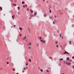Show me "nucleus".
<instances>
[{
    "mask_svg": "<svg viewBox=\"0 0 74 74\" xmlns=\"http://www.w3.org/2000/svg\"><path fill=\"white\" fill-rule=\"evenodd\" d=\"M66 53H67V54H69V53L67 51H65V52L64 53V55H65V54H66Z\"/></svg>",
    "mask_w": 74,
    "mask_h": 74,
    "instance_id": "1",
    "label": "nucleus"
},
{
    "mask_svg": "<svg viewBox=\"0 0 74 74\" xmlns=\"http://www.w3.org/2000/svg\"><path fill=\"white\" fill-rule=\"evenodd\" d=\"M14 16H15V15H14L13 16H12V17L13 19H14Z\"/></svg>",
    "mask_w": 74,
    "mask_h": 74,
    "instance_id": "2",
    "label": "nucleus"
},
{
    "mask_svg": "<svg viewBox=\"0 0 74 74\" xmlns=\"http://www.w3.org/2000/svg\"><path fill=\"white\" fill-rule=\"evenodd\" d=\"M67 64L69 66H70V64H71V63H68V64Z\"/></svg>",
    "mask_w": 74,
    "mask_h": 74,
    "instance_id": "3",
    "label": "nucleus"
},
{
    "mask_svg": "<svg viewBox=\"0 0 74 74\" xmlns=\"http://www.w3.org/2000/svg\"><path fill=\"white\" fill-rule=\"evenodd\" d=\"M29 62H32V60H31V59H29Z\"/></svg>",
    "mask_w": 74,
    "mask_h": 74,
    "instance_id": "4",
    "label": "nucleus"
},
{
    "mask_svg": "<svg viewBox=\"0 0 74 74\" xmlns=\"http://www.w3.org/2000/svg\"><path fill=\"white\" fill-rule=\"evenodd\" d=\"M63 60V59L62 58L60 59V61H61V60Z\"/></svg>",
    "mask_w": 74,
    "mask_h": 74,
    "instance_id": "5",
    "label": "nucleus"
},
{
    "mask_svg": "<svg viewBox=\"0 0 74 74\" xmlns=\"http://www.w3.org/2000/svg\"><path fill=\"white\" fill-rule=\"evenodd\" d=\"M43 42H44V44H45V40H43Z\"/></svg>",
    "mask_w": 74,
    "mask_h": 74,
    "instance_id": "6",
    "label": "nucleus"
},
{
    "mask_svg": "<svg viewBox=\"0 0 74 74\" xmlns=\"http://www.w3.org/2000/svg\"><path fill=\"white\" fill-rule=\"evenodd\" d=\"M26 36H25V37L23 39L24 40H25L26 39Z\"/></svg>",
    "mask_w": 74,
    "mask_h": 74,
    "instance_id": "7",
    "label": "nucleus"
},
{
    "mask_svg": "<svg viewBox=\"0 0 74 74\" xmlns=\"http://www.w3.org/2000/svg\"><path fill=\"white\" fill-rule=\"evenodd\" d=\"M27 10L28 11H29V8H27Z\"/></svg>",
    "mask_w": 74,
    "mask_h": 74,
    "instance_id": "8",
    "label": "nucleus"
},
{
    "mask_svg": "<svg viewBox=\"0 0 74 74\" xmlns=\"http://www.w3.org/2000/svg\"><path fill=\"white\" fill-rule=\"evenodd\" d=\"M40 71H41V72H42L43 71V70H42V69H40Z\"/></svg>",
    "mask_w": 74,
    "mask_h": 74,
    "instance_id": "9",
    "label": "nucleus"
},
{
    "mask_svg": "<svg viewBox=\"0 0 74 74\" xmlns=\"http://www.w3.org/2000/svg\"><path fill=\"white\" fill-rule=\"evenodd\" d=\"M0 9L1 10H2V7H0Z\"/></svg>",
    "mask_w": 74,
    "mask_h": 74,
    "instance_id": "10",
    "label": "nucleus"
},
{
    "mask_svg": "<svg viewBox=\"0 0 74 74\" xmlns=\"http://www.w3.org/2000/svg\"><path fill=\"white\" fill-rule=\"evenodd\" d=\"M69 42L70 43H69V44H70V45L71 44V41H69Z\"/></svg>",
    "mask_w": 74,
    "mask_h": 74,
    "instance_id": "11",
    "label": "nucleus"
},
{
    "mask_svg": "<svg viewBox=\"0 0 74 74\" xmlns=\"http://www.w3.org/2000/svg\"><path fill=\"white\" fill-rule=\"evenodd\" d=\"M28 48H29V49H31V47L29 46Z\"/></svg>",
    "mask_w": 74,
    "mask_h": 74,
    "instance_id": "12",
    "label": "nucleus"
},
{
    "mask_svg": "<svg viewBox=\"0 0 74 74\" xmlns=\"http://www.w3.org/2000/svg\"><path fill=\"white\" fill-rule=\"evenodd\" d=\"M19 29L20 30H21L22 29V28H19Z\"/></svg>",
    "mask_w": 74,
    "mask_h": 74,
    "instance_id": "13",
    "label": "nucleus"
},
{
    "mask_svg": "<svg viewBox=\"0 0 74 74\" xmlns=\"http://www.w3.org/2000/svg\"><path fill=\"white\" fill-rule=\"evenodd\" d=\"M22 4H25V2H24L23 1L22 2Z\"/></svg>",
    "mask_w": 74,
    "mask_h": 74,
    "instance_id": "14",
    "label": "nucleus"
},
{
    "mask_svg": "<svg viewBox=\"0 0 74 74\" xmlns=\"http://www.w3.org/2000/svg\"><path fill=\"white\" fill-rule=\"evenodd\" d=\"M36 14H37V13H35L34 15H36Z\"/></svg>",
    "mask_w": 74,
    "mask_h": 74,
    "instance_id": "15",
    "label": "nucleus"
},
{
    "mask_svg": "<svg viewBox=\"0 0 74 74\" xmlns=\"http://www.w3.org/2000/svg\"><path fill=\"white\" fill-rule=\"evenodd\" d=\"M68 63L67 62V61H66V64H68Z\"/></svg>",
    "mask_w": 74,
    "mask_h": 74,
    "instance_id": "16",
    "label": "nucleus"
},
{
    "mask_svg": "<svg viewBox=\"0 0 74 74\" xmlns=\"http://www.w3.org/2000/svg\"><path fill=\"white\" fill-rule=\"evenodd\" d=\"M67 60H69V58H67Z\"/></svg>",
    "mask_w": 74,
    "mask_h": 74,
    "instance_id": "17",
    "label": "nucleus"
},
{
    "mask_svg": "<svg viewBox=\"0 0 74 74\" xmlns=\"http://www.w3.org/2000/svg\"><path fill=\"white\" fill-rule=\"evenodd\" d=\"M49 11H50V13H51V12H51V10H49Z\"/></svg>",
    "mask_w": 74,
    "mask_h": 74,
    "instance_id": "18",
    "label": "nucleus"
},
{
    "mask_svg": "<svg viewBox=\"0 0 74 74\" xmlns=\"http://www.w3.org/2000/svg\"><path fill=\"white\" fill-rule=\"evenodd\" d=\"M43 40H40V41L41 42H43Z\"/></svg>",
    "mask_w": 74,
    "mask_h": 74,
    "instance_id": "19",
    "label": "nucleus"
},
{
    "mask_svg": "<svg viewBox=\"0 0 74 74\" xmlns=\"http://www.w3.org/2000/svg\"><path fill=\"white\" fill-rule=\"evenodd\" d=\"M7 64H9V62H8L7 63Z\"/></svg>",
    "mask_w": 74,
    "mask_h": 74,
    "instance_id": "20",
    "label": "nucleus"
},
{
    "mask_svg": "<svg viewBox=\"0 0 74 74\" xmlns=\"http://www.w3.org/2000/svg\"><path fill=\"white\" fill-rule=\"evenodd\" d=\"M46 71L47 72H49V71L48 70H47Z\"/></svg>",
    "mask_w": 74,
    "mask_h": 74,
    "instance_id": "21",
    "label": "nucleus"
},
{
    "mask_svg": "<svg viewBox=\"0 0 74 74\" xmlns=\"http://www.w3.org/2000/svg\"><path fill=\"white\" fill-rule=\"evenodd\" d=\"M13 70L14 71H15V69H14Z\"/></svg>",
    "mask_w": 74,
    "mask_h": 74,
    "instance_id": "22",
    "label": "nucleus"
},
{
    "mask_svg": "<svg viewBox=\"0 0 74 74\" xmlns=\"http://www.w3.org/2000/svg\"><path fill=\"white\" fill-rule=\"evenodd\" d=\"M50 59H52V57H50Z\"/></svg>",
    "mask_w": 74,
    "mask_h": 74,
    "instance_id": "23",
    "label": "nucleus"
},
{
    "mask_svg": "<svg viewBox=\"0 0 74 74\" xmlns=\"http://www.w3.org/2000/svg\"><path fill=\"white\" fill-rule=\"evenodd\" d=\"M54 17H55V18H56V15H55V16H54Z\"/></svg>",
    "mask_w": 74,
    "mask_h": 74,
    "instance_id": "24",
    "label": "nucleus"
},
{
    "mask_svg": "<svg viewBox=\"0 0 74 74\" xmlns=\"http://www.w3.org/2000/svg\"><path fill=\"white\" fill-rule=\"evenodd\" d=\"M46 16V14H44V16H45V17Z\"/></svg>",
    "mask_w": 74,
    "mask_h": 74,
    "instance_id": "25",
    "label": "nucleus"
},
{
    "mask_svg": "<svg viewBox=\"0 0 74 74\" xmlns=\"http://www.w3.org/2000/svg\"><path fill=\"white\" fill-rule=\"evenodd\" d=\"M20 36H21H21H22V35L20 34Z\"/></svg>",
    "mask_w": 74,
    "mask_h": 74,
    "instance_id": "26",
    "label": "nucleus"
},
{
    "mask_svg": "<svg viewBox=\"0 0 74 74\" xmlns=\"http://www.w3.org/2000/svg\"><path fill=\"white\" fill-rule=\"evenodd\" d=\"M74 25L73 24L72 25V27H74Z\"/></svg>",
    "mask_w": 74,
    "mask_h": 74,
    "instance_id": "27",
    "label": "nucleus"
},
{
    "mask_svg": "<svg viewBox=\"0 0 74 74\" xmlns=\"http://www.w3.org/2000/svg\"><path fill=\"white\" fill-rule=\"evenodd\" d=\"M14 5V6H16V4H15Z\"/></svg>",
    "mask_w": 74,
    "mask_h": 74,
    "instance_id": "28",
    "label": "nucleus"
},
{
    "mask_svg": "<svg viewBox=\"0 0 74 74\" xmlns=\"http://www.w3.org/2000/svg\"><path fill=\"white\" fill-rule=\"evenodd\" d=\"M60 37H62V36L61 35V34H60Z\"/></svg>",
    "mask_w": 74,
    "mask_h": 74,
    "instance_id": "29",
    "label": "nucleus"
},
{
    "mask_svg": "<svg viewBox=\"0 0 74 74\" xmlns=\"http://www.w3.org/2000/svg\"><path fill=\"white\" fill-rule=\"evenodd\" d=\"M57 47H58V45L57 44V46H56Z\"/></svg>",
    "mask_w": 74,
    "mask_h": 74,
    "instance_id": "30",
    "label": "nucleus"
},
{
    "mask_svg": "<svg viewBox=\"0 0 74 74\" xmlns=\"http://www.w3.org/2000/svg\"><path fill=\"white\" fill-rule=\"evenodd\" d=\"M72 59H74V56H73L72 57Z\"/></svg>",
    "mask_w": 74,
    "mask_h": 74,
    "instance_id": "31",
    "label": "nucleus"
},
{
    "mask_svg": "<svg viewBox=\"0 0 74 74\" xmlns=\"http://www.w3.org/2000/svg\"><path fill=\"white\" fill-rule=\"evenodd\" d=\"M53 23L54 25H55V23L54 22H53Z\"/></svg>",
    "mask_w": 74,
    "mask_h": 74,
    "instance_id": "32",
    "label": "nucleus"
},
{
    "mask_svg": "<svg viewBox=\"0 0 74 74\" xmlns=\"http://www.w3.org/2000/svg\"><path fill=\"white\" fill-rule=\"evenodd\" d=\"M31 12H32V13H33V11H32Z\"/></svg>",
    "mask_w": 74,
    "mask_h": 74,
    "instance_id": "33",
    "label": "nucleus"
},
{
    "mask_svg": "<svg viewBox=\"0 0 74 74\" xmlns=\"http://www.w3.org/2000/svg\"><path fill=\"white\" fill-rule=\"evenodd\" d=\"M56 44H58V42H56Z\"/></svg>",
    "mask_w": 74,
    "mask_h": 74,
    "instance_id": "34",
    "label": "nucleus"
},
{
    "mask_svg": "<svg viewBox=\"0 0 74 74\" xmlns=\"http://www.w3.org/2000/svg\"><path fill=\"white\" fill-rule=\"evenodd\" d=\"M42 38L41 37H40V40H41Z\"/></svg>",
    "mask_w": 74,
    "mask_h": 74,
    "instance_id": "35",
    "label": "nucleus"
},
{
    "mask_svg": "<svg viewBox=\"0 0 74 74\" xmlns=\"http://www.w3.org/2000/svg\"><path fill=\"white\" fill-rule=\"evenodd\" d=\"M26 65H27H27H28V64L27 63L26 64Z\"/></svg>",
    "mask_w": 74,
    "mask_h": 74,
    "instance_id": "36",
    "label": "nucleus"
},
{
    "mask_svg": "<svg viewBox=\"0 0 74 74\" xmlns=\"http://www.w3.org/2000/svg\"><path fill=\"white\" fill-rule=\"evenodd\" d=\"M31 18H32V17H31V18H29V19H31Z\"/></svg>",
    "mask_w": 74,
    "mask_h": 74,
    "instance_id": "37",
    "label": "nucleus"
},
{
    "mask_svg": "<svg viewBox=\"0 0 74 74\" xmlns=\"http://www.w3.org/2000/svg\"><path fill=\"white\" fill-rule=\"evenodd\" d=\"M23 7L24 8H25V5H23Z\"/></svg>",
    "mask_w": 74,
    "mask_h": 74,
    "instance_id": "38",
    "label": "nucleus"
},
{
    "mask_svg": "<svg viewBox=\"0 0 74 74\" xmlns=\"http://www.w3.org/2000/svg\"><path fill=\"white\" fill-rule=\"evenodd\" d=\"M29 44H30V45H31L32 43H29Z\"/></svg>",
    "mask_w": 74,
    "mask_h": 74,
    "instance_id": "39",
    "label": "nucleus"
},
{
    "mask_svg": "<svg viewBox=\"0 0 74 74\" xmlns=\"http://www.w3.org/2000/svg\"><path fill=\"white\" fill-rule=\"evenodd\" d=\"M15 26H16V25H14V27H15Z\"/></svg>",
    "mask_w": 74,
    "mask_h": 74,
    "instance_id": "40",
    "label": "nucleus"
},
{
    "mask_svg": "<svg viewBox=\"0 0 74 74\" xmlns=\"http://www.w3.org/2000/svg\"><path fill=\"white\" fill-rule=\"evenodd\" d=\"M18 8L19 9V8H20L19 7H18Z\"/></svg>",
    "mask_w": 74,
    "mask_h": 74,
    "instance_id": "41",
    "label": "nucleus"
},
{
    "mask_svg": "<svg viewBox=\"0 0 74 74\" xmlns=\"http://www.w3.org/2000/svg\"><path fill=\"white\" fill-rule=\"evenodd\" d=\"M70 62H71V61H72V60H70Z\"/></svg>",
    "mask_w": 74,
    "mask_h": 74,
    "instance_id": "42",
    "label": "nucleus"
},
{
    "mask_svg": "<svg viewBox=\"0 0 74 74\" xmlns=\"http://www.w3.org/2000/svg\"><path fill=\"white\" fill-rule=\"evenodd\" d=\"M45 0H43V1H45Z\"/></svg>",
    "mask_w": 74,
    "mask_h": 74,
    "instance_id": "43",
    "label": "nucleus"
},
{
    "mask_svg": "<svg viewBox=\"0 0 74 74\" xmlns=\"http://www.w3.org/2000/svg\"><path fill=\"white\" fill-rule=\"evenodd\" d=\"M25 41L27 42V40H25Z\"/></svg>",
    "mask_w": 74,
    "mask_h": 74,
    "instance_id": "44",
    "label": "nucleus"
},
{
    "mask_svg": "<svg viewBox=\"0 0 74 74\" xmlns=\"http://www.w3.org/2000/svg\"><path fill=\"white\" fill-rule=\"evenodd\" d=\"M28 30H29V31H30V29H28Z\"/></svg>",
    "mask_w": 74,
    "mask_h": 74,
    "instance_id": "45",
    "label": "nucleus"
},
{
    "mask_svg": "<svg viewBox=\"0 0 74 74\" xmlns=\"http://www.w3.org/2000/svg\"><path fill=\"white\" fill-rule=\"evenodd\" d=\"M22 72H23H23H24V71H23Z\"/></svg>",
    "mask_w": 74,
    "mask_h": 74,
    "instance_id": "46",
    "label": "nucleus"
},
{
    "mask_svg": "<svg viewBox=\"0 0 74 74\" xmlns=\"http://www.w3.org/2000/svg\"><path fill=\"white\" fill-rule=\"evenodd\" d=\"M24 70H26V68H24Z\"/></svg>",
    "mask_w": 74,
    "mask_h": 74,
    "instance_id": "47",
    "label": "nucleus"
},
{
    "mask_svg": "<svg viewBox=\"0 0 74 74\" xmlns=\"http://www.w3.org/2000/svg\"><path fill=\"white\" fill-rule=\"evenodd\" d=\"M40 69V67H38V69Z\"/></svg>",
    "mask_w": 74,
    "mask_h": 74,
    "instance_id": "48",
    "label": "nucleus"
},
{
    "mask_svg": "<svg viewBox=\"0 0 74 74\" xmlns=\"http://www.w3.org/2000/svg\"><path fill=\"white\" fill-rule=\"evenodd\" d=\"M48 9H49V10H50V8H48Z\"/></svg>",
    "mask_w": 74,
    "mask_h": 74,
    "instance_id": "49",
    "label": "nucleus"
},
{
    "mask_svg": "<svg viewBox=\"0 0 74 74\" xmlns=\"http://www.w3.org/2000/svg\"><path fill=\"white\" fill-rule=\"evenodd\" d=\"M73 69H74V66H73Z\"/></svg>",
    "mask_w": 74,
    "mask_h": 74,
    "instance_id": "50",
    "label": "nucleus"
},
{
    "mask_svg": "<svg viewBox=\"0 0 74 74\" xmlns=\"http://www.w3.org/2000/svg\"><path fill=\"white\" fill-rule=\"evenodd\" d=\"M31 16H32V17L33 16V15H32Z\"/></svg>",
    "mask_w": 74,
    "mask_h": 74,
    "instance_id": "51",
    "label": "nucleus"
},
{
    "mask_svg": "<svg viewBox=\"0 0 74 74\" xmlns=\"http://www.w3.org/2000/svg\"><path fill=\"white\" fill-rule=\"evenodd\" d=\"M25 7H27V5H25Z\"/></svg>",
    "mask_w": 74,
    "mask_h": 74,
    "instance_id": "52",
    "label": "nucleus"
},
{
    "mask_svg": "<svg viewBox=\"0 0 74 74\" xmlns=\"http://www.w3.org/2000/svg\"><path fill=\"white\" fill-rule=\"evenodd\" d=\"M62 39H63V37H62Z\"/></svg>",
    "mask_w": 74,
    "mask_h": 74,
    "instance_id": "53",
    "label": "nucleus"
},
{
    "mask_svg": "<svg viewBox=\"0 0 74 74\" xmlns=\"http://www.w3.org/2000/svg\"><path fill=\"white\" fill-rule=\"evenodd\" d=\"M30 11H32V9H31Z\"/></svg>",
    "mask_w": 74,
    "mask_h": 74,
    "instance_id": "54",
    "label": "nucleus"
},
{
    "mask_svg": "<svg viewBox=\"0 0 74 74\" xmlns=\"http://www.w3.org/2000/svg\"><path fill=\"white\" fill-rule=\"evenodd\" d=\"M16 74H19L18 73H16Z\"/></svg>",
    "mask_w": 74,
    "mask_h": 74,
    "instance_id": "55",
    "label": "nucleus"
},
{
    "mask_svg": "<svg viewBox=\"0 0 74 74\" xmlns=\"http://www.w3.org/2000/svg\"><path fill=\"white\" fill-rule=\"evenodd\" d=\"M48 74H50V73H49Z\"/></svg>",
    "mask_w": 74,
    "mask_h": 74,
    "instance_id": "56",
    "label": "nucleus"
},
{
    "mask_svg": "<svg viewBox=\"0 0 74 74\" xmlns=\"http://www.w3.org/2000/svg\"><path fill=\"white\" fill-rule=\"evenodd\" d=\"M64 62H65V61H64Z\"/></svg>",
    "mask_w": 74,
    "mask_h": 74,
    "instance_id": "57",
    "label": "nucleus"
},
{
    "mask_svg": "<svg viewBox=\"0 0 74 74\" xmlns=\"http://www.w3.org/2000/svg\"><path fill=\"white\" fill-rule=\"evenodd\" d=\"M18 15H19V13L18 14Z\"/></svg>",
    "mask_w": 74,
    "mask_h": 74,
    "instance_id": "58",
    "label": "nucleus"
},
{
    "mask_svg": "<svg viewBox=\"0 0 74 74\" xmlns=\"http://www.w3.org/2000/svg\"><path fill=\"white\" fill-rule=\"evenodd\" d=\"M29 32L30 33V31H29Z\"/></svg>",
    "mask_w": 74,
    "mask_h": 74,
    "instance_id": "59",
    "label": "nucleus"
},
{
    "mask_svg": "<svg viewBox=\"0 0 74 74\" xmlns=\"http://www.w3.org/2000/svg\"><path fill=\"white\" fill-rule=\"evenodd\" d=\"M27 68H28V67L26 68V69H27Z\"/></svg>",
    "mask_w": 74,
    "mask_h": 74,
    "instance_id": "60",
    "label": "nucleus"
},
{
    "mask_svg": "<svg viewBox=\"0 0 74 74\" xmlns=\"http://www.w3.org/2000/svg\"><path fill=\"white\" fill-rule=\"evenodd\" d=\"M63 74H65L64 73H63Z\"/></svg>",
    "mask_w": 74,
    "mask_h": 74,
    "instance_id": "61",
    "label": "nucleus"
},
{
    "mask_svg": "<svg viewBox=\"0 0 74 74\" xmlns=\"http://www.w3.org/2000/svg\"><path fill=\"white\" fill-rule=\"evenodd\" d=\"M38 38H39V37H38Z\"/></svg>",
    "mask_w": 74,
    "mask_h": 74,
    "instance_id": "62",
    "label": "nucleus"
},
{
    "mask_svg": "<svg viewBox=\"0 0 74 74\" xmlns=\"http://www.w3.org/2000/svg\"><path fill=\"white\" fill-rule=\"evenodd\" d=\"M62 74H63V73H62Z\"/></svg>",
    "mask_w": 74,
    "mask_h": 74,
    "instance_id": "63",
    "label": "nucleus"
},
{
    "mask_svg": "<svg viewBox=\"0 0 74 74\" xmlns=\"http://www.w3.org/2000/svg\"><path fill=\"white\" fill-rule=\"evenodd\" d=\"M28 45V46H29V45Z\"/></svg>",
    "mask_w": 74,
    "mask_h": 74,
    "instance_id": "64",
    "label": "nucleus"
}]
</instances>
